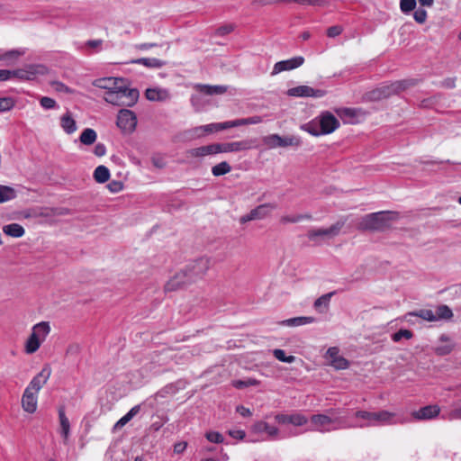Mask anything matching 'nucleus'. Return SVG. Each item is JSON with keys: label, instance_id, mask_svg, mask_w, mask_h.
Listing matches in <instances>:
<instances>
[{"label": "nucleus", "instance_id": "nucleus-26", "mask_svg": "<svg viewBox=\"0 0 461 461\" xmlns=\"http://www.w3.org/2000/svg\"><path fill=\"white\" fill-rule=\"evenodd\" d=\"M441 345L437 346L434 348L435 353L438 356H446L451 353L454 348V344L451 343V339L448 336L443 334L439 338Z\"/></svg>", "mask_w": 461, "mask_h": 461}, {"label": "nucleus", "instance_id": "nucleus-18", "mask_svg": "<svg viewBox=\"0 0 461 461\" xmlns=\"http://www.w3.org/2000/svg\"><path fill=\"white\" fill-rule=\"evenodd\" d=\"M339 350L337 347L330 348L326 352V358L329 359L330 365L338 369H346L348 367V361L343 357L339 355Z\"/></svg>", "mask_w": 461, "mask_h": 461}, {"label": "nucleus", "instance_id": "nucleus-53", "mask_svg": "<svg viewBox=\"0 0 461 461\" xmlns=\"http://www.w3.org/2000/svg\"><path fill=\"white\" fill-rule=\"evenodd\" d=\"M258 384L259 382L256 379H249L247 381L237 380L233 382L234 387L238 389H241L251 385H258Z\"/></svg>", "mask_w": 461, "mask_h": 461}, {"label": "nucleus", "instance_id": "nucleus-41", "mask_svg": "<svg viewBox=\"0 0 461 461\" xmlns=\"http://www.w3.org/2000/svg\"><path fill=\"white\" fill-rule=\"evenodd\" d=\"M280 4H297L301 5H323L325 0H279Z\"/></svg>", "mask_w": 461, "mask_h": 461}, {"label": "nucleus", "instance_id": "nucleus-34", "mask_svg": "<svg viewBox=\"0 0 461 461\" xmlns=\"http://www.w3.org/2000/svg\"><path fill=\"white\" fill-rule=\"evenodd\" d=\"M59 419L61 427V434L64 439H68L70 429V424L63 408H60L59 410Z\"/></svg>", "mask_w": 461, "mask_h": 461}, {"label": "nucleus", "instance_id": "nucleus-40", "mask_svg": "<svg viewBox=\"0 0 461 461\" xmlns=\"http://www.w3.org/2000/svg\"><path fill=\"white\" fill-rule=\"evenodd\" d=\"M315 321L313 317H295L292 319H288L284 321L288 326H302L309 323H312Z\"/></svg>", "mask_w": 461, "mask_h": 461}, {"label": "nucleus", "instance_id": "nucleus-60", "mask_svg": "<svg viewBox=\"0 0 461 461\" xmlns=\"http://www.w3.org/2000/svg\"><path fill=\"white\" fill-rule=\"evenodd\" d=\"M220 126H221V131H223V130H226L229 128H232V127L241 126L240 119L220 122Z\"/></svg>", "mask_w": 461, "mask_h": 461}, {"label": "nucleus", "instance_id": "nucleus-38", "mask_svg": "<svg viewBox=\"0 0 461 461\" xmlns=\"http://www.w3.org/2000/svg\"><path fill=\"white\" fill-rule=\"evenodd\" d=\"M41 345V342L38 339L30 335L25 342L24 350L27 354H33L40 348Z\"/></svg>", "mask_w": 461, "mask_h": 461}, {"label": "nucleus", "instance_id": "nucleus-10", "mask_svg": "<svg viewBox=\"0 0 461 461\" xmlns=\"http://www.w3.org/2000/svg\"><path fill=\"white\" fill-rule=\"evenodd\" d=\"M416 79H402L394 81L389 85L380 86L381 93L387 98L393 95H397L417 84Z\"/></svg>", "mask_w": 461, "mask_h": 461}, {"label": "nucleus", "instance_id": "nucleus-20", "mask_svg": "<svg viewBox=\"0 0 461 461\" xmlns=\"http://www.w3.org/2000/svg\"><path fill=\"white\" fill-rule=\"evenodd\" d=\"M21 403L24 411L30 414L34 413L38 405V394L34 393V392L32 393L29 390H24Z\"/></svg>", "mask_w": 461, "mask_h": 461}, {"label": "nucleus", "instance_id": "nucleus-8", "mask_svg": "<svg viewBox=\"0 0 461 461\" xmlns=\"http://www.w3.org/2000/svg\"><path fill=\"white\" fill-rule=\"evenodd\" d=\"M263 142L269 149H276L279 147H298L302 141L299 137L294 135L281 137L278 134H270L263 138Z\"/></svg>", "mask_w": 461, "mask_h": 461}, {"label": "nucleus", "instance_id": "nucleus-47", "mask_svg": "<svg viewBox=\"0 0 461 461\" xmlns=\"http://www.w3.org/2000/svg\"><path fill=\"white\" fill-rule=\"evenodd\" d=\"M413 336V333L409 330H400L397 332L393 333L392 336V339L394 342H399L402 338L406 339H411Z\"/></svg>", "mask_w": 461, "mask_h": 461}, {"label": "nucleus", "instance_id": "nucleus-27", "mask_svg": "<svg viewBox=\"0 0 461 461\" xmlns=\"http://www.w3.org/2000/svg\"><path fill=\"white\" fill-rule=\"evenodd\" d=\"M140 411V405L133 406L124 416H122L114 425L113 430L115 431L126 425Z\"/></svg>", "mask_w": 461, "mask_h": 461}, {"label": "nucleus", "instance_id": "nucleus-44", "mask_svg": "<svg viewBox=\"0 0 461 461\" xmlns=\"http://www.w3.org/2000/svg\"><path fill=\"white\" fill-rule=\"evenodd\" d=\"M416 0H400V9L402 13L408 14L416 8Z\"/></svg>", "mask_w": 461, "mask_h": 461}, {"label": "nucleus", "instance_id": "nucleus-33", "mask_svg": "<svg viewBox=\"0 0 461 461\" xmlns=\"http://www.w3.org/2000/svg\"><path fill=\"white\" fill-rule=\"evenodd\" d=\"M136 64L143 65L147 68H159L163 67L166 62L157 58H141L134 61Z\"/></svg>", "mask_w": 461, "mask_h": 461}, {"label": "nucleus", "instance_id": "nucleus-35", "mask_svg": "<svg viewBox=\"0 0 461 461\" xmlns=\"http://www.w3.org/2000/svg\"><path fill=\"white\" fill-rule=\"evenodd\" d=\"M119 84H123V80L117 78H103L96 80L95 86L101 88H106L108 91H110L113 87L117 86Z\"/></svg>", "mask_w": 461, "mask_h": 461}, {"label": "nucleus", "instance_id": "nucleus-52", "mask_svg": "<svg viewBox=\"0 0 461 461\" xmlns=\"http://www.w3.org/2000/svg\"><path fill=\"white\" fill-rule=\"evenodd\" d=\"M447 419L450 420H461V401L454 405L448 413Z\"/></svg>", "mask_w": 461, "mask_h": 461}, {"label": "nucleus", "instance_id": "nucleus-13", "mask_svg": "<svg viewBox=\"0 0 461 461\" xmlns=\"http://www.w3.org/2000/svg\"><path fill=\"white\" fill-rule=\"evenodd\" d=\"M51 375V368L46 365L40 373H38L29 383L25 390H29L34 393H39L41 389L47 384L48 380Z\"/></svg>", "mask_w": 461, "mask_h": 461}, {"label": "nucleus", "instance_id": "nucleus-6", "mask_svg": "<svg viewBox=\"0 0 461 461\" xmlns=\"http://www.w3.org/2000/svg\"><path fill=\"white\" fill-rule=\"evenodd\" d=\"M407 315L420 317L428 321H437L439 320H450L453 317V312L447 305L442 304L437 307L435 312L430 309H420L409 312Z\"/></svg>", "mask_w": 461, "mask_h": 461}, {"label": "nucleus", "instance_id": "nucleus-64", "mask_svg": "<svg viewBox=\"0 0 461 461\" xmlns=\"http://www.w3.org/2000/svg\"><path fill=\"white\" fill-rule=\"evenodd\" d=\"M187 447V442L185 441H180L174 445V452L176 454H181L183 453Z\"/></svg>", "mask_w": 461, "mask_h": 461}, {"label": "nucleus", "instance_id": "nucleus-28", "mask_svg": "<svg viewBox=\"0 0 461 461\" xmlns=\"http://www.w3.org/2000/svg\"><path fill=\"white\" fill-rule=\"evenodd\" d=\"M3 231L7 236L13 238H21L24 235V228L18 223H11L3 227Z\"/></svg>", "mask_w": 461, "mask_h": 461}, {"label": "nucleus", "instance_id": "nucleus-42", "mask_svg": "<svg viewBox=\"0 0 461 461\" xmlns=\"http://www.w3.org/2000/svg\"><path fill=\"white\" fill-rule=\"evenodd\" d=\"M202 91L206 95H221L227 91V87L223 86H203Z\"/></svg>", "mask_w": 461, "mask_h": 461}, {"label": "nucleus", "instance_id": "nucleus-32", "mask_svg": "<svg viewBox=\"0 0 461 461\" xmlns=\"http://www.w3.org/2000/svg\"><path fill=\"white\" fill-rule=\"evenodd\" d=\"M110 178V171L104 165L98 166L94 171V179L100 184L107 182Z\"/></svg>", "mask_w": 461, "mask_h": 461}, {"label": "nucleus", "instance_id": "nucleus-5", "mask_svg": "<svg viewBox=\"0 0 461 461\" xmlns=\"http://www.w3.org/2000/svg\"><path fill=\"white\" fill-rule=\"evenodd\" d=\"M211 267V260L208 258H200L185 266V272L189 281L193 284L202 279Z\"/></svg>", "mask_w": 461, "mask_h": 461}, {"label": "nucleus", "instance_id": "nucleus-15", "mask_svg": "<svg viewBox=\"0 0 461 461\" xmlns=\"http://www.w3.org/2000/svg\"><path fill=\"white\" fill-rule=\"evenodd\" d=\"M304 63V58L302 56L294 57L289 59L278 61L274 65L271 72L272 76H276L283 71L295 69Z\"/></svg>", "mask_w": 461, "mask_h": 461}, {"label": "nucleus", "instance_id": "nucleus-4", "mask_svg": "<svg viewBox=\"0 0 461 461\" xmlns=\"http://www.w3.org/2000/svg\"><path fill=\"white\" fill-rule=\"evenodd\" d=\"M356 418L362 419L366 420L367 422L365 425H360V427L365 426H384V425H393L395 424V413L388 411H380L376 412H371L367 411H357L355 413Z\"/></svg>", "mask_w": 461, "mask_h": 461}, {"label": "nucleus", "instance_id": "nucleus-17", "mask_svg": "<svg viewBox=\"0 0 461 461\" xmlns=\"http://www.w3.org/2000/svg\"><path fill=\"white\" fill-rule=\"evenodd\" d=\"M254 141L244 140L240 141L219 143L220 153L239 152L253 148Z\"/></svg>", "mask_w": 461, "mask_h": 461}, {"label": "nucleus", "instance_id": "nucleus-54", "mask_svg": "<svg viewBox=\"0 0 461 461\" xmlns=\"http://www.w3.org/2000/svg\"><path fill=\"white\" fill-rule=\"evenodd\" d=\"M427 17V11L421 8L416 10L413 14L414 20L420 24H423L426 22Z\"/></svg>", "mask_w": 461, "mask_h": 461}, {"label": "nucleus", "instance_id": "nucleus-29", "mask_svg": "<svg viewBox=\"0 0 461 461\" xmlns=\"http://www.w3.org/2000/svg\"><path fill=\"white\" fill-rule=\"evenodd\" d=\"M337 113L345 122L354 123V119L358 116L360 110L356 108H342L338 110Z\"/></svg>", "mask_w": 461, "mask_h": 461}, {"label": "nucleus", "instance_id": "nucleus-3", "mask_svg": "<svg viewBox=\"0 0 461 461\" xmlns=\"http://www.w3.org/2000/svg\"><path fill=\"white\" fill-rule=\"evenodd\" d=\"M317 119L318 122L312 121L305 126V130L312 136L330 134L340 125L339 120L328 111L321 113Z\"/></svg>", "mask_w": 461, "mask_h": 461}, {"label": "nucleus", "instance_id": "nucleus-59", "mask_svg": "<svg viewBox=\"0 0 461 461\" xmlns=\"http://www.w3.org/2000/svg\"><path fill=\"white\" fill-rule=\"evenodd\" d=\"M107 188L112 192V193H118L120 191L122 190L123 188V184L122 182L121 181H117V180H113L111 181L108 185H107Z\"/></svg>", "mask_w": 461, "mask_h": 461}, {"label": "nucleus", "instance_id": "nucleus-46", "mask_svg": "<svg viewBox=\"0 0 461 461\" xmlns=\"http://www.w3.org/2000/svg\"><path fill=\"white\" fill-rule=\"evenodd\" d=\"M14 104V100L12 97L0 98V113L10 111Z\"/></svg>", "mask_w": 461, "mask_h": 461}, {"label": "nucleus", "instance_id": "nucleus-51", "mask_svg": "<svg viewBox=\"0 0 461 461\" xmlns=\"http://www.w3.org/2000/svg\"><path fill=\"white\" fill-rule=\"evenodd\" d=\"M195 131H203L204 133H212V132L221 131L220 122L203 125L199 128H196Z\"/></svg>", "mask_w": 461, "mask_h": 461}, {"label": "nucleus", "instance_id": "nucleus-7", "mask_svg": "<svg viewBox=\"0 0 461 461\" xmlns=\"http://www.w3.org/2000/svg\"><path fill=\"white\" fill-rule=\"evenodd\" d=\"M48 68L41 64H27L23 68L12 70L13 78L30 81L34 80L38 76L47 74Z\"/></svg>", "mask_w": 461, "mask_h": 461}, {"label": "nucleus", "instance_id": "nucleus-43", "mask_svg": "<svg viewBox=\"0 0 461 461\" xmlns=\"http://www.w3.org/2000/svg\"><path fill=\"white\" fill-rule=\"evenodd\" d=\"M275 357L281 362L285 363H293L295 360V357L294 356H286L285 352L283 349L276 348L273 352Z\"/></svg>", "mask_w": 461, "mask_h": 461}, {"label": "nucleus", "instance_id": "nucleus-62", "mask_svg": "<svg viewBox=\"0 0 461 461\" xmlns=\"http://www.w3.org/2000/svg\"><path fill=\"white\" fill-rule=\"evenodd\" d=\"M94 154L96 157H103L106 154V147L103 143H97L94 149Z\"/></svg>", "mask_w": 461, "mask_h": 461}, {"label": "nucleus", "instance_id": "nucleus-63", "mask_svg": "<svg viewBox=\"0 0 461 461\" xmlns=\"http://www.w3.org/2000/svg\"><path fill=\"white\" fill-rule=\"evenodd\" d=\"M229 435L233 438L243 439L246 436V433L241 429H231L229 430Z\"/></svg>", "mask_w": 461, "mask_h": 461}, {"label": "nucleus", "instance_id": "nucleus-16", "mask_svg": "<svg viewBox=\"0 0 461 461\" xmlns=\"http://www.w3.org/2000/svg\"><path fill=\"white\" fill-rule=\"evenodd\" d=\"M287 95L296 97H322L326 92L321 89H314L308 86H298L288 89Z\"/></svg>", "mask_w": 461, "mask_h": 461}, {"label": "nucleus", "instance_id": "nucleus-57", "mask_svg": "<svg viewBox=\"0 0 461 461\" xmlns=\"http://www.w3.org/2000/svg\"><path fill=\"white\" fill-rule=\"evenodd\" d=\"M40 104L45 109H52L56 106V101L53 98L48 96L41 97Z\"/></svg>", "mask_w": 461, "mask_h": 461}, {"label": "nucleus", "instance_id": "nucleus-55", "mask_svg": "<svg viewBox=\"0 0 461 461\" xmlns=\"http://www.w3.org/2000/svg\"><path fill=\"white\" fill-rule=\"evenodd\" d=\"M51 86L54 87V89L57 92H62L66 94H73L74 90L66 86L65 84L59 82V81H54L51 83Z\"/></svg>", "mask_w": 461, "mask_h": 461}, {"label": "nucleus", "instance_id": "nucleus-61", "mask_svg": "<svg viewBox=\"0 0 461 461\" xmlns=\"http://www.w3.org/2000/svg\"><path fill=\"white\" fill-rule=\"evenodd\" d=\"M261 122H262V119L259 116H253V117L240 119L241 125L258 124V123H260Z\"/></svg>", "mask_w": 461, "mask_h": 461}, {"label": "nucleus", "instance_id": "nucleus-9", "mask_svg": "<svg viewBox=\"0 0 461 461\" xmlns=\"http://www.w3.org/2000/svg\"><path fill=\"white\" fill-rule=\"evenodd\" d=\"M276 204L272 203H266L258 205L247 214L240 218V222L244 224L250 221L264 220L272 214V212L276 209Z\"/></svg>", "mask_w": 461, "mask_h": 461}, {"label": "nucleus", "instance_id": "nucleus-1", "mask_svg": "<svg viewBox=\"0 0 461 461\" xmlns=\"http://www.w3.org/2000/svg\"><path fill=\"white\" fill-rule=\"evenodd\" d=\"M399 219L398 212H378L365 215L357 223L360 230H384Z\"/></svg>", "mask_w": 461, "mask_h": 461}, {"label": "nucleus", "instance_id": "nucleus-50", "mask_svg": "<svg viewBox=\"0 0 461 461\" xmlns=\"http://www.w3.org/2000/svg\"><path fill=\"white\" fill-rule=\"evenodd\" d=\"M308 419L301 413L291 414L290 423L294 426H303L306 424Z\"/></svg>", "mask_w": 461, "mask_h": 461}, {"label": "nucleus", "instance_id": "nucleus-36", "mask_svg": "<svg viewBox=\"0 0 461 461\" xmlns=\"http://www.w3.org/2000/svg\"><path fill=\"white\" fill-rule=\"evenodd\" d=\"M16 197V192L13 187L0 185V203L8 202Z\"/></svg>", "mask_w": 461, "mask_h": 461}, {"label": "nucleus", "instance_id": "nucleus-45", "mask_svg": "<svg viewBox=\"0 0 461 461\" xmlns=\"http://www.w3.org/2000/svg\"><path fill=\"white\" fill-rule=\"evenodd\" d=\"M334 294V292H331V293H329V294H323L321 295V297H319L315 302H314V307L315 309L317 310H320V308L323 305L325 308L328 307L329 305V303H330V300L331 298V296Z\"/></svg>", "mask_w": 461, "mask_h": 461}, {"label": "nucleus", "instance_id": "nucleus-56", "mask_svg": "<svg viewBox=\"0 0 461 461\" xmlns=\"http://www.w3.org/2000/svg\"><path fill=\"white\" fill-rule=\"evenodd\" d=\"M367 99L370 101H379L382 99H384V95L381 93V90L379 87L370 91L367 93Z\"/></svg>", "mask_w": 461, "mask_h": 461}, {"label": "nucleus", "instance_id": "nucleus-30", "mask_svg": "<svg viewBox=\"0 0 461 461\" xmlns=\"http://www.w3.org/2000/svg\"><path fill=\"white\" fill-rule=\"evenodd\" d=\"M312 216L310 213L294 214V215H283L279 221L282 224L297 223L304 220H312Z\"/></svg>", "mask_w": 461, "mask_h": 461}, {"label": "nucleus", "instance_id": "nucleus-14", "mask_svg": "<svg viewBox=\"0 0 461 461\" xmlns=\"http://www.w3.org/2000/svg\"><path fill=\"white\" fill-rule=\"evenodd\" d=\"M192 283L189 281L185 272L183 270L176 273L164 285L165 293L175 292L185 288Z\"/></svg>", "mask_w": 461, "mask_h": 461}, {"label": "nucleus", "instance_id": "nucleus-11", "mask_svg": "<svg viewBox=\"0 0 461 461\" xmlns=\"http://www.w3.org/2000/svg\"><path fill=\"white\" fill-rule=\"evenodd\" d=\"M117 126L123 131L131 132L137 125L136 114L128 109H122L117 115Z\"/></svg>", "mask_w": 461, "mask_h": 461}, {"label": "nucleus", "instance_id": "nucleus-31", "mask_svg": "<svg viewBox=\"0 0 461 461\" xmlns=\"http://www.w3.org/2000/svg\"><path fill=\"white\" fill-rule=\"evenodd\" d=\"M97 139L96 131L91 128L85 129L80 134L79 140L82 144L90 146L95 142Z\"/></svg>", "mask_w": 461, "mask_h": 461}, {"label": "nucleus", "instance_id": "nucleus-19", "mask_svg": "<svg viewBox=\"0 0 461 461\" xmlns=\"http://www.w3.org/2000/svg\"><path fill=\"white\" fill-rule=\"evenodd\" d=\"M218 153H220L219 143H212L210 145L191 149L186 152L187 157L189 158H203Z\"/></svg>", "mask_w": 461, "mask_h": 461}, {"label": "nucleus", "instance_id": "nucleus-37", "mask_svg": "<svg viewBox=\"0 0 461 461\" xmlns=\"http://www.w3.org/2000/svg\"><path fill=\"white\" fill-rule=\"evenodd\" d=\"M254 429L258 432L265 431L267 432L270 437H276L278 434V429L270 426L268 423L264 421H259L255 424Z\"/></svg>", "mask_w": 461, "mask_h": 461}, {"label": "nucleus", "instance_id": "nucleus-58", "mask_svg": "<svg viewBox=\"0 0 461 461\" xmlns=\"http://www.w3.org/2000/svg\"><path fill=\"white\" fill-rule=\"evenodd\" d=\"M343 28L339 25L330 26L327 29V36L330 38H335L341 34Z\"/></svg>", "mask_w": 461, "mask_h": 461}, {"label": "nucleus", "instance_id": "nucleus-48", "mask_svg": "<svg viewBox=\"0 0 461 461\" xmlns=\"http://www.w3.org/2000/svg\"><path fill=\"white\" fill-rule=\"evenodd\" d=\"M205 438L212 443H222L224 440L223 436L218 431H208L205 433Z\"/></svg>", "mask_w": 461, "mask_h": 461}, {"label": "nucleus", "instance_id": "nucleus-12", "mask_svg": "<svg viewBox=\"0 0 461 461\" xmlns=\"http://www.w3.org/2000/svg\"><path fill=\"white\" fill-rule=\"evenodd\" d=\"M344 224L345 221H339L332 224L330 228L310 230L307 233V237L312 241H316L319 238L335 237L339 233Z\"/></svg>", "mask_w": 461, "mask_h": 461}, {"label": "nucleus", "instance_id": "nucleus-25", "mask_svg": "<svg viewBox=\"0 0 461 461\" xmlns=\"http://www.w3.org/2000/svg\"><path fill=\"white\" fill-rule=\"evenodd\" d=\"M60 127L67 134H73L77 131V126L70 112H67L60 117Z\"/></svg>", "mask_w": 461, "mask_h": 461}, {"label": "nucleus", "instance_id": "nucleus-2", "mask_svg": "<svg viewBox=\"0 0 461 461\" xmlns=\"http://www.w3.org/2000/svg\"><path fill=\"white\" fill-rule=\"evenodd\" d=\"M139 96L136 88H129L123 84H119L105 93L104 100L113 105L131 107L137 103Z\"/></svg>", "mask_w": 461, "mask_h": 461}, {"label": "nucleus", "instance_id": "nucleus-23", "mask_svg": "<svg viewBox=\"0 0 461 461\" xmlns=\"http://www.w3.org/2000/svg\"><path fill=\"white\" fill-rule=\"evenodd\" d=\"M145 96L151 102H164L170 98V94L167 89L154 87L148 88L145 91Z\"/></svg>", "mask_w": 461, "mask_h": 461}, {"label": "nucleus", "instance_id": "nucleus-24", "mask_svg": "<svg viewBox=\"0 0 461 461\" xmlns=\"http://www.w3.org/2000/svg\"><path fill=\"white\" fill-rule=\"evenodd\" d=\"M50 332V325L48 321H41L35 324L32 329L31 335L34 336L41 343L46 339Z\"/></svg>", "mask_w": 461, "mask_h": 461}, {"label": "nucleus", "instance_id": "nucleus-21", "mask_svg": "<svg viewBox=\"0 0 461 461\" xmlns=\"http://www.w3.org/2000/svg\"><path fill=\"white\" fill-rule=\"evenodd\" d=\"M310 420L311 423L313 425L312 429L320 432H327L330 430L327 427L333 423L336 420H333L332 418L325 414H314L311 417Z\"/></svg>", "mask_w": 461, "mask_h": 461}, {"label": "nucleus", "instance_id": "nucleus-39", "mask_svg": "<svg viewBox=\"0 0 461 461\" xmlns=\"http://www.w3.org/2000/svg\"><path fill=\"white\" fill-rule=\"evenodd\" d=\"M230 171H231V167L226 161H222L212 167V174L214 176H221L230 173Z\"/></svg>", "mask_w": 461, "mask_h": 461}, {"label": "nucleus", "instance_id": "nucleus-49", "mask_svg": "<svg viewBox=\"0 0 461 461\" xmlns=\"http://www.w3.org/2000/svg\"><path fill=\"white\" fill-rule=\"evenodd\" d=\"M23 52L14 50L7 51L0 56V60L9 61V60H16L20 56H22Z\"/></svg>", "mask_w": 461, "mask_h": 461}, {"label": "nucleus", "instance_id": "nucleus-22", "mask_svg": "<svg viewBox=\"0 0 461 461\" xmlns=\"http://www.w3.org/2000/svg\"><path fill=\"white\" fill-rule=\"evenodd\" d=\"M440 412V408L438 405H427L425 407L420 408L418 411H414L411 413V416L418 420H430L437 417Z\"/></svg>", "mask_w": 461, "mask_h": 461}]
</instances>
